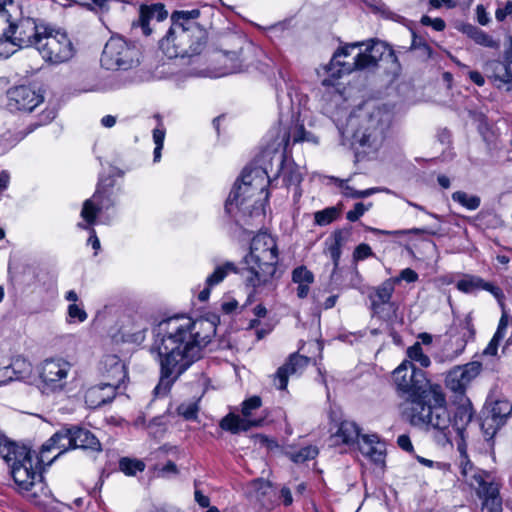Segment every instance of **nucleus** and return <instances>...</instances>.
Wrapping results in <instances>:
<instances>
[{"label": "nucleus", "mask_w": 512, "mask_h": 512, "mask_svg": "<svg viewBox=\"0 0 512 512\" xmlns=\"http://www.w3.org/2000/svg\"><path fill=\"white\" fill-rule=\"evenodd\" d=\"M114 186V180L109 178L100 179L97 188L91 198L84 201L80 216L84 220L77 224L80 229H90L96 224L98 215L103 208L108 209L114 203L111 200V189Z\"/></svg>", "instance_id": "ddd939ff"}, {"label": "nucleus", "mask_w": 512, "mask_h": 512, "mask_svg": "<svg viewBox=\"0 0 512 512\" xmlns=\"http://www.w3.org/2000/svg\"><path fill=\"white\" fill-rule=\"evenodd\" d=\"M334 437L341 440L343 444L352 445L360 437V429L355 422L344 420L340 423Z\"/></svg>", "instance_id": "7c9ffc66"}, {"label": "nucleus", "mask_w": 512, "mask_h": 512, "mask_svg": "<svg viewBox=\"0 0 512 512\" xmlns=\"http://www.w3.org/2000/svg\"><path fill=\"white\" fill-rule=\"evenodd\" d=\"M481 290H486V291L490 292L497 299V301L501 305H503L505 295L499 286H497L491 282H487L483 279V284H482Z\"/></svg>", "instance_id": "603ef678"}, {"label": "nucleus", "mask_w": 512, "mask_h": 512, "mask_svg": "<svg viewBox=\"0 0 512 512\" xmlns=\"http://www.w3.org/2000/svg\"><path fill=\"white\" fill-rule=\"evenodd\" d=\"M279 498L282 500L285 506H289L293 502L292 494L289 488L283 487L280 490Z\"/></svg>", "instance_id": "0e129e2a"}, {"label": "nucleus", "mask_w": 512, "mask_h": 512, "mask_svg": "<svg viewBox=\"0 0 512 512\" xmlns=\"http://www.w3.org/2000/svg\"><path fill=\"white\" fill-rule=\"evenodd\" d=\"M12 14L9 21L4 20L8 23L6 26V31L9 32L8 42L19 48L34 47L36 49L38 40L47 31L48 24L31 17L14 21Z\"/></svg>", "instance_id": "9b49d317"}, {"label": "nucleus", "mask_w": 512, "mask_h": 512, "mask_svg": "<svg viewBox=\"0 0 512 512\" xmlns=\"http://www.w3.org/2000/svg\"><path fill=\"white\" fill-rule=\"evenodd\" d=\"M388 51V45L378 39H371L367 42L366 48L353 58L352 65H343L345 71L363 70L374 68Z\"/></svg>", "instance_id": "aec40b11"}, {"label": "nucleus", "mask_w": 512, "mask_h": 512, "mask_svg": "<svg viewBox=\"0 0 512 512\" xmlns=\"http://www.w3.org/2000/svg\"><path fill=\"white\" fill-rule=\"evenodd\" d=\"M245 267L238 269L235 263L227 261L217 266L206 278V285L215 286L221 283L229 273H240L247 286L256 288L269 284L278 263V249L275 240L266 235L255 236L250 245V252L243 259Z\"/></svg>", "instance_id": "7ed1b4c3"}, {"label": "nucleus", "mask_w": 512, "mask_h": 512, "mask_svg": "<svg viewBox=\"0 0 512 512\" xmlns=\"http://www.w3.org/2000/svg\"><path fill=\"white\" fill-rule=\"evenodd\" d=\"M499 342H495L492 338L487 347L483 350V356H496L498 351Z\"/></svg>", "instance_id": "e2e57ef3"}, {"label": "nucleus", "mask_w": 512, "mask_h": 512, "mask_svg": "<svg viewBox=\"0 0 512 512\" xmlns=\"http://www.w3.org/2000/svg\"><path fill=\"white\" fill-rule=\"evenodd\" d=\"M398 446L406 452L413 453L414 447L411 443L410 437L406 434L400 435L397 439Z\"/></svg>", "instance_id": "13d9d810"}, {"label": "nucleus", "mask_w": 512, "mask_h": 512, "mask_svg": "<svg viewBox=\"0 0 512 512\" xmlns=\"http://www.w3.org/2000/svg\"><path fill=\"white\" fill-rule=\"evenodd\" d=\"M0 457L9 468V474L21 492H28L42 480L41 459L25 445L10 440L0 432Z\"/></svg>", "instance_id": "39448f33"}, {"label": "nucleus", "mask_w": 512, "mask_h": 512, "mask_svg": "<svg viewBox=\"0 0 512 512\" xmlns=\"http://www.w3.org/2000/svg\"><path fill=\"white\" fill-rule=\"evenodd\" d=\"M145 467V463L139 459L122 457L119 460V469L127 476H135L137 472H143Z\"/></svg>", "instance_id": "473e14b6"}, {"label": "nucleus", "mask_w": 512, "mask_h": 512, "mask_svg": "<svg viewBox=\"0 0 512 512\" xmlns=\"http://www.w3.org/2000/svg\"><path fill=\"white\" fill-rule=\"evenodd\" d=\"M199 411L196 402L182 403L177 407V413L185 420H195Z\"/></svg>", "instance_id": "37998d69"}, {"label": "nucleus", "mask_w": 512, "mask_h": 512, "mask_svg": "<svg viewBox=\"0 0 512 512\" xmlns=\"http://www.w3.org/2000/svg\"><path fill=\"white\" fill-rule=\"evenodd\" d=\"M164 138H165V128L160 123L159 127L155 128L153 130V140H154L155 145L163 146Z\"/></svg>", "instance_id": "052dcab7"}, {"label": "nucleus", "mask_w": 512, "mask_h": 512, "mask_svg": "<svg viewBox=\"0 0 512 512\" xmlns=\"http://www.w3.org/2000/svg\"><path fill=\"white\" fill-rule=\"evenodd\" d=\"M227 58L232 61V64H231V66L225 65V68L227 69L226 73H237L242 70L241 61L236 52L227 53Z\"/></svg>", "instance_id": "4d7b16f0"}, {"label": "nucleus", "mask_w": 512, "mask_h": 512, "mask_svg": "<svg viewBox=\"0 0 512 512\" xmlns=\"http://www.w3.org/2000/svg\"><path fill=\"white\" fill-rule=\"evenodd\" d=\"M8 105L11 109L31 112L43 102V95L28 85H20L7 91Z\"/></svg>", "instance_id": "412c9836"}, {"label": "nucleus", "mask_w": 512, "mask_h": 512, "mask_svg": "<svg viewBox=\"0 0 512 512\" xmlns=\"http://www.w3.org/2000/svg\"><path fill=\"white\" fill-rule=\"evenodd\" d=\"M429 5L434 9H439L442 6L450 9L456 7V2L454 0H429Z\"/></svg>", "instance_id": "680f3d73"}, {"label": "nucleus", "mask_w": 512, "mask_h": 512, "mask_svg": "<svg viewBox=\"0 0 512 512\" xmlns=\"http://www.w3.org/2000/svg\"><path fill=\"white\" fill-rule=\"evenodd\" d=\"M372 206V203L364 204L362 202H358L354 205V208L347 212L346 218L351 221H357L361 216L364 215L366 211H368Z\"/></svg>", "instance_id": "a18cd8bd"}, {"label": "nucleus", "mask_w": 512, "mask_h": 512, "mask_svg": "<svg viewBox=\"0 0 512 512\" xmlns=\"http://www.w3.org/2000/svg\"><path fill=\"white\" fill-rule=\"evenodd\" d=\"M482 364L479 361H472L465 365L455 366L446 375V387L462 397L473 379L481 372Z\"/></svg>", "instance_id": "6ab92c4d"}, {"label": "nucleus", "mask_w": 512, "mask_h": 512, "mask_svg": "<svg viewBox=\"0 0 512 512\" xmlns=\"http://www.w3.org/2000/svg\"><path fill=\"white\" fill-rule=\"evenodd\" d=\"M393 381L408 406L406 415L414 426L446 428L449 424L447 401L443 389L431 384L422 369L404 361L393 371Z\"/></svg>", "instance_id": "f03ea898"}, {"label": "nucleus", "mask_w": 512, "mask_h": 512, "mask_svg": "<svg viewBox=\"0 0 512 512\" xmlns=\"http://www.w3.org/2000/svg\"><path fill=\"white\" fill-rule=\"evenodd\" d=\"M113 382L100 383L89 388L85 393V402L90 408H98L112 402L116 396V390L125 377V365L116 357H109Z\"/></svg>", "instance_id": "4468645a"}, {"label": "nucleus", "mask_w": 512, "mask_h": 512, "mask_svg": "<svg viewBox=\"0 0 512 512\" xmlns=\"http://www.w3.org/2000/svg\"><path fill=\"white\" fill-rule=\"evenodd\" d=\"M485 72L487 77L492 81L496 88H505L506 91L511 90V81L508 73L507 62L505 59L504 62L500 60H491L486 62Z\"/></svg>", "instance_id": "cd10ccee"}, {"label": "nucleus", "mask_w": 512, "mask_h": 512, "mask_svg": "<svg viewBox=\"0 0 512 512\" xmlns=\"http://www.w3.org/2000/svg\"><path fill=\"white\" fill-rule=\"evenodd\" d=\"M477 20L481 25H487L489 22L488 14L486 13L483 5H478L476 8Z\"/></svg>", "instance_id": "69168bd1"}, {"label": "nucleus", "mask_w": 512, "mask_h": 512, "mask_svg": "<svg viewBox=\"0 0 512 512\" xmlns=\"http://www.w3.org/2000/svg\"><path fill=\"white\" fill-rule=\"evenodd\" d=\"M75 449L101 451V443L98 438L88 429L74 425Z\"/></svg>", "instance_id": "c85d7f7f"}, {"label": "nucleus", "mask_w": 512, "mask_h": 512, "mask_svg": "<svg viewBox=\"0 0 512 512\" xmlns=\"http://www.w3.org/2000/svg\"><path fill=\"white\" fill-rule=\"evenodd\" d=\"M262 400L259 396H252L246 399L242 403V415H236L234 413H229L224 418L221 419L219 425L220 427L228 431L232 434H238L241 431H248L252 427H259L263 424L264 420L262 418L259 419H251L252 413L254 410H257L261 407Z\"/></svg>", "instance_id": "dca6fc26"}, {"label": "nucleus", "mask_w": 512, "mask_h": 512, "mask_svg": "<svg viewBox=\"0 0 512 512\" xmlns=\"http://www.w3.org/2000/svg\"><path fill=\"white\" fill-rule=\"evenodd\" d=\"M53 448L60 449V452L55 458L68 450L75 449L74 425L64 426L59 431L54 433L42 445L41 452L44 453L50 451Z\"/></svg>", "instance_id": "393cba45"}, {"label": "nucleus", "mask_w": 512, "mask_h": 512, "mask_svg": "<svg viewBox=\"0 0 512 512\" xmlns=\"http://www.w3.org/2000/svg\"><path fill=\"white\" fill-rule=\"evenodd\" d=\"M452 200L459 203L468 210H476L481 204V198L477 195H470L464 191H456L452 194Z\"/></svg>", "instance_id": "72a5a7b5"}, {"label": "nucleus", "mask_w": 512, "mask_h": 512, "mask_svg": "<svg viewBox=\"0 0 512 512\" xmlns=\"http://www.w3.org/2000/svg\"><path fill=\"white\" fill-rule=\"evenodd\" d=\"M266 172L262 169H253L242 172L241 178L238 179L226 202L225 212L233 215L235 211L248 214L250 217L262 214V205L258 201L252 200L255 194H261L265 189Z\"/></svg>", "instance_id": "0eeeda50"}, {"label": "nucleus", "mask_w": 512, "mask_h": 512, "mask_svg": "<svg viewBox=\"0 0 512 512\" xmlns=\"http://www.w3.org/2000/svg\"><path fill=\"white\" fill-rule=\"evenodd\" d=\"M101 64L108 70H129L139 64V50L124 38L113 36L104 47Z\"/></svg>", "instance_id": "9d476101"}, {"label": "nucleus", "mask_w": 512, "mask_h": 512, "mask_svg": "<svg viewBox=\"0 0 512 512\" xmlns=\"http://www.w3.org/2000/svg\"><path fill=\"white\" fill-rule=\"evenodd\" d=\"M459 452V470L463 481L475 489L476 495L482 501V509L488 512H503L500 484L491 474L473 465L468 458L467 443H457Z\"/></svg>", "instance_id": "423d86ee"}, {"label": "nucleus", "mask_w": 512, "mask_h": 512, "mask_svg": "<svg viewBox=\"0 0 512 512\" xmlns=\"http://www.w3.org/2000/svg\"><path fill=\"white\" fill-rule=\"evenodd\" d=\"M282 177L284 185L289 188L295 187V194L300 196L299 187L303 180L300 167L292 160H288L284 154L279 156L278 174Z\"/></svg>", "instance_id": "a878e982"}, {"label": "nucleus", "mask_w": 512, "mask_h": 512, "mask_svg": "<svg viewBox=\"0 0 512 512\" xmlns=\"http://www.w3.org/2000/svg\"><path fill=\"white\" fill-rule=\"evenodd\" d=\"M512 414V404L506 399L488 397L480 414V427L487 441L493 439Z\"/></svg>", "instance_id": "f8f14e48"}, {"label": "nucleus", "mask_w": 512, "mask_h": 512, "mask_svg": "<svg viewBox=\"0 0 512 512\" xmlns=\"http://www.w3.org/2000/svg\"><path fill=\"white\" fill-rule=\"evenodd\" d=\"M200 14L199 9L174 11L171 14V25L182 24L183 26H190L191 24H197L194 20L197 19Z\"/></svg>", "instance_id": "f704fd0d"}, {"label": "nucleus", "mask_w": 512, "mask_h": 512, "mask_svg": "<svg viewBox=\"0 0 512 512\" xmlns=\"http://www.w3.org/2000/svg\"><path fill=\"white\" fill-rule=\"evenodd\" d=\"M470 80L475 83L477 86H483L485 84V79L483 75L478 71H469L468 72Z\"/></svg>", "instance_id": "774afa93"}, {"label": "nucleus", "mask_w": 512, "mask_h": 512, "mask_svg": "<svg viewBox=\"0 0 512 512\" xmlns=\"http://www.w3.org/2000/svg\"><path fill=\"white\" fill-rule=\"evenodd\" d=\"M390 123L391 113L387 109L373 107L371 110L350 114L345 127H338V130L343 144L348 139L352 147L366 153L381 145Z\"/></svg>", "instance_id": "20e7f679"}, {"label": "nucleus", "mask_w": 512, "mask_h": 512, "mask_svg": "<svg viewBox=\"0 0 512 512\" xmlns=\"http://www.w3.org/2000/svg\"><path fill=\"white\" fill-rule=\"evenodd\" d=\"M67 322L68 323H74V322H84L88 318V314L83 309L82 306L72 303L67 308Z\"/></svg>", "instance_id": "a19ab883"}, {"label": "nucleus", "mask_w": 512, "mask_h": 512, "mask_svg": "<svg viewBox=\"0 0 512 512\" xmlns=\"http://www.w3.org/2000/svg\"><path fill=\"white\" fill-rule=\"evenodd\" d=\"M349 234H350L349 231H342V230L335 231L333 234V238H334L333 243L328 248L330 257H331V259L333 261V265H334L332 274L335 273V271L337 270V268L339 266V261H340V257H341V249H342V246L344 245V243L346 242Z\"/></svg>", "instance_id": "2f4dec72"}, {"label": "nucleus", "mask_w": 512, "mask_h": 512, "mask_svg": "<svg viewBox=\"0 0 512 512\" xmlns=\"http://www.w3.org/2000/svg\"><path fill=\"white\" fill-rule=\"evenodd\" d=\"M318 455V448L316 446H305L301 449L290 452L289 457L295 463H304L307 460L314 459Z\"/></svg>", "instance_id": "4c0bfd02"}, {"label": "nucleus", "mask_w": 512, "mask_h": 512, "mask_svg": "<svg viewBox=\"0 0 512 512\" xmlns=\"http://www.w3.org/2000/svg\"><path fill=\"white\" fill-rule=\"evenodd\" d=\"M207 38V31L199 24H174L160 39L159 48L170 59L192 57L204 50Z\"/></svg>", "instance_id": "6e6552de"}, {"label": "nucleus", "mask_w": 512, "mask_h": 512, "mask_svg": "<svg viewBox=\"0 0 512 512\" xmlns=\"http://www.w3.org/2000/svg\"><path fill=\"white\" fill-rule=\"evenodd\" d=\"M378 191L377 188H369L366 190H356L353 187H345L344 196L353 198V199H360V198H366Z\"/></svg>", "instance_id": "de8ad7c7"}, {"label": "nucleus", "mask_w": 512, "mask_h": 512, "mask_svg": "<svg viewBox=\"0 0 512 512\" xmlns=\"http://www.w3.org/2000/svg\"><path fill=\"white\" fill-rule=\"evenodd\" d=\"M367 230L371 231L372 233L374 234H377V235H380V234H383V235H404V234H414V235H419V234H428V235H436L437 232L436 231H432L430 229H426V228H412V229H409V230H401V231H386V230H381V229H377V228H372V227H367L366 228Z\"/></svg>", "instance_id": "ea45409f"}, {"label": "nucleus", "mask_w": 512, "mask_h": 512, "mask_svg": "<svg viewBox=\"0 0 512 512\" xmlns=\"http://www.w3.org/2000/svg\"><path fill=\"white\" fill-rule=\"evenodd\" d=\"M310 359L298 353L291 354L287 361L274 374V384L279 390H285L290 375L301 373L309 364Z\"/></svg>", "instance_id": "b1692460"}, {"label": "nucleus", "mask_w": 512, "mask_h": 512, "mask_svg": "<svg viewBox=\"0 0 512 512\" xmlns=\"http://www.w3.org/2000/svg\"><path fill=\"white\" fill-rule=\"evenodd\" d=\"M157 477H168L169 475L178 474V468L173 461H168L165 465L159 467L155 466L154 468Z\"/></svg>", "instance_id": "3c124183"}, {"label": "nucleus", "mask_w": 512, "mask_h": 512, "mask_svg": "<svg viewBox=\"0 0 512 512\" xmlns=\"http://www.w3.org/2000/svg\"><path fill=\"white\" fill-rule=\"evenodd\" d=\"M449 424L446 428H436L431 427L434 430L439 431L444 439L450 442L449 435L451 433L450 427L457 433L459 440L457 443H467L468 438V427L471 424L475 411L473 409L472 403L469 398L462 397L460 401L457 403L455 410L453 412V416L451 417L449 411L447 410Z\"/></svg>", "instance_id": "2eb2a0df"}, {"label": "nucleus", "mask_w": 512, "mask_h": 512, "mask_svg": "<svg viewBox=\"0 0 512 512\" xmlns=\"http://www.w3.org/2000/svg\"><path fill=\"white\" fill-rule=\"evenodd\" d=\"M373 255V251L368 244H359L353 252V260L355 262L362 261Z\"/></svg>", "instance_id": "864d4df0"}, {"label": "nucleus", "mask_w": 512, "mask_h": 512, "mask_svg": "<svg viewBox=\"0 0 512 512\" xmlns=\"http://www.w3.org/2000/svg\"><path fill=\"white\" fill-rule=\"evenodd\" d=\"M292 138H293V142L294 143H297V142H302L304 140H308V138L306 137V131L304 129V127L301 125L299 126L292 134Z\"/></svg>", "instance_id": "338daca9"}, {"label": "nucleus", "mask_w": 512, "mask_h": 512, "mask_svg": "<svg viewBox=\"0 0 512 512\" xmlns=\"http://www.w3.org/2000/svg\"><path fill=\"white\" fill-rule=\"evenodd\" d=\"M483 279L479 276L466 275L456 284L458 290L464 293H475L481 290Z\"/></svg>", "instance_id": "c9c22d12"}, {"label": "nucleus", "mask_w": 512, "mask_h": 512, "mask_svg": "<svg viewBox=\"0 0 512 512\" xmlns=\"http://www.w3.org/2000/svg\"><path fill=\"white\" fill-rule=\"evenodd\" d=\"M219 321V316L212 315L194 321L169 318L159 323L154 341L160 364V381L154 390L157 395L166 394L180 375L202 358Z\"/></svg>", "instance_id": "f257e3e1"}, {"label": "nucleus", "mask_w": 512, "mask_h": 512, "mask_svg": "<svg viewBox=\"0 0 512 512\" xmlns=\"http://www.w3.org/2000/svg\"><path fill=\"white\" fill-rule=\"evenodd\" d=\"M424 26H431L436 31H443L446 27L445 21L442 18H430L427 15L422 16L420 20Z\"/></svg>", "instance_id": "5fc2aeb1"}, {"label": "nucleus", "mask_w": 512, "mask_h": 512, "mask_svg": "<svg viewBox=\"0 0 512 512\" xmlns=\"http://www.w3.org/2000/svg\"><path fill=\"white\" fill-rule=\"evenodd\" d=\"M410 50H421L423 55L427 58L431 57L433 52L426 40L422 36L417 35L414 31L412 32Z\"/></svg>", "instance_id": "c03bdc74"}, {"label": "nucleus", "mask_w": 512, "mask_h": 512, "mask_svg": "<svg viewBox=\"0 0 512 512\" xmlns=\"http://www.w3.org/2000/svg\"><path fill=\"white\" fill-rule=\"evenodd\" d=\"M359 450L363 455L368 456L375 463H382L384 461L383 452L375 446H369L365 448L364 446H359Z\"/></svg>", "instance_id": "8fccbe9b"}, {"label": "nucleus", "mask_w": 512, "mask_h": 512, "mask_svg": "<svg viewBox=\"0 0 512 512\" xmlns=\"http://www.w3.org/2000/svg\"><path fill=\"white\" fill-rule=\"evenodd\" d=\"M340 211L336 207H328L314 213V222L319 226H326L336 220Z\"/></svg>", "instance_id": "e433bc0d"}, {"label": "nucleus", "mask_w": 512, "mask_h": 512, "mask_svg": "<svg viewBox=\"0 0 512 512\" xmlns=\"http://www.w3.org/2000/svg\"><path fill=\"white\" fill-rule=\"evenodd\" d=\"M168 13L162 3H153L151 5H141L139 9V16L131 24V31L136 34L138 30L144 36H150L152 28L150 27V20L156 18L158 22L163 21Z\"/></svg>", "instance_id": "4be33fe9"}, {"label": "nucleus", "mask_w": 512, "mask_h": 512, "mask_svg": "<svg viewBox=\"0 0 512 512\" xmlns=\"http://www.w3.org/2000/svg\"><path fill=\"white\" fill-rule=\"evenodd\" d=\"M18 10L14 0H0V18L9 21L10 14Z\"/></svg>", "instance_id": "09e8293b"}, {"label": "nucleus", "mask_w": 512, "mask_h": 512, "mask_svg": "<svg viewBox=\"0 0 512 512\" xmlns=\"http://www.w3.org/2000/svg\"><path fill=\"white\" fill-rule=\"evenodd\" d=\"M461 31L467 35L469 38L475 41V43L488 47L497 49L499 47V42L492 39L490 35H488L483 30L472 24H464L462 25Z\"/></svg>", "instance_id": "c756f323"}, {"label": "nucleus", "mask_w": 512, "mask_h": 512, "mask_svg": "<svg viewBox=\"0 0 512 512\" xmlns=\"http://www.w3.org/2000/svg\"><path fill=\"white\" fill-rule=\"evenodd\" d=\"M364 45V42H354L351 44H347L343 47H340L334 54L330 61V63L325 66V70L328 74L327 78L322 80V85L326 87L334 86L335 81L339 79L343 74H349L352 71H345L343 65H352V63L341 61V57H346L349 55L350 49H354L356 47H360Z\"/></svg>", "instance_id": "5701e85b"}, {"label": "nucleus", "mask_w": 512, "mask_h": 512, "mask_svg": "<svg viewBox=\"0 0 512 512\" xmlns=\"http://www.w3.org/2000/svg\"><path fill=\"white\" fill-rule=\"evenodd\" d=\"M396 283H399L400 281L404 280L408 283H413L418 280V274L411 268L403 269L400 272L399 277L392 278Z\"/></svg>", "instance_id": "6e6d98bb"}, {"label": "nucleus", "mask_w": 512, "mask_h": 512, "mask_svg": "<svg viewBox=\"0 0 512 512\" xmlns=\"http://www.w3.org/2000/svg\"><path fill=\"white\" fill-rule=\"evenodd\" d=\"M451 342L456 345L455 354H461L467 343L474 339L475 329L470 316H466L459 324L450 330Z\"/></svg>", "instance_id": "bb28decb"}, {"label": "nucleus", "mask_w": 512, "mask_h": 512, "mask_svg": "<svg viewBox=\"0 0 512 512\" xmlns=\"http://www.w3.org/2000/svg\"><path fill=\"white\" fill-rule=\"evenodd\" d=\"M253 485L255 487L256 495L259 500H262L261 497L274 493V488L270 484V482L265 481L263 479H257L256 481H254Z\"/></svg>", "instance_id": "49530a36"}, {"label": "nucleus", "mask_w": 512, "mask_h": 512, "mask_svg": "<svg viewBox=\"0 0 512 512\" xmlns=\"http://www.w3.org/2000/svg\"><path fill=\"white\" fill-rule=\"evenodd\" d=\"M292 280L297 284H311L314 281V275L305 266H299L293 270Z\"/></svg>", "instance_id": "79ce46f5"}, {"label": "nucleus", "mask_w": 512, "mask_h": 512, "mask_svg": "<svg viewBox=\"0 0 512 512\" xmlns=\"http://www.w3.org/2000/svg\"><path fill=\"white\" fill-rule=\"evenodd\" d=\"M407 355L412 361L418 362L422 367H428L430 358L423 353L421 343L416 342L407 349Z\"/></svg>", "instance_id": "58836bf2"}, {"label": "nucleus", "mask_w": 512, "mask_h": 512, "mask_svg": "<svg viewBox=\"0 0 512 512\" xmlns=\"http://www.w3.org/2000/svg\"><path fill=\"white\" fill-rule=\"evenodd\" d=\"M36 50L45 62L54 65L69 61L76 52L67 33L50 24L47 26V31L38 40Z\"/></svg>", "instance_id": "1a4fd4ad"}, {"label": "nucleus", "mask_w": 512, "mask_h": 512, "mask_svg": "<svg viewBox=\"0 0 512 512\" xmlns=\"http://www.w3.org/2000/svg\"><path fill=\"white\" fill-rule=\"evenodd\" d=\"M395 281L390 278L375 287L369 294L373 316L389 321L396 317L398 305L392 301Z\"/></svg>", "instance_id": "f3484780"}, {"label": "nucleus", "mask_w": 512, "mask_h": 512, "mask_svg": "<svg viewBox=\"0 0 512 512\" xmlns=\"http://www.w3.org/2000/svg\"><path fill=\"white\" fill-rule=\"evenodd\" d=\"M512 14V1H507L503 8L496 10L495 16L498 21H503L508 15Z\"/></svg>", "instance_id": "bf43d9fd"}, {"label": "nucleus", "mask_w": 512, "mask_h": 512, "mask_svg": "<svg viewBox=\"0 0 512 512\" xmlns=\"http://www.w3.org/2000/svg\"><path fill=\"white\" fill-rule=\"evenodd\" d=\"M71 364L63 358H49L42 362L40 378L44 387L51 391L62 390Z\"/></svg>", "instance_id": "a211bd4d"}]
</instances>
